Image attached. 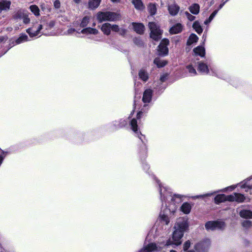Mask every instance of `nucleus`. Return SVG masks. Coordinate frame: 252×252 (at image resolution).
<instances>
[{
	"label": "nucleus",
	"mask_w": 252,
	"mask_h": 252,
	"mask_svg": "<svg viewBox=\"0 0 252 252\" xmlns=\"http://www.w3.org/2000/svg\"><path fill=\"white\" fill-rule=\"evenodd\" d=\"M188 227V219L187 218H179L174 225L172 240L169 239L165 241H159L157 244L151 243L146 245L148 252H167L166 250L169 246H173L174 248V246L181 245V239Z\"/></svg>",
	"instance_id": "obj_1"
},
{
	"label": "nucleus",
	"mask_w": 252,
	"mask_h": 252,
	"mask_svg": "<svg viewBox=\"0 0 252 252\" xmlns=\"http://www.w3.org/2000/svg\"><path fill=\"white\" fill-rule=\"evenodd\" d=\"M156 181L159 186L161 200L162 203L163 211L160 213L158 219L162 223L167 225L170 221L169 215L175 212L177 209L176 204L182 201L183 196L180 194L172 195L169 189L162 186L158 180L156 179Z\"/></svg>",
	"instance_id": "obj_2"
},
{
	"label": "nucleus",
	"mask_w": 252,
	"mask_h": 252,
	"mask_svg": "<svg viewBox=\"0 0 252 252\" xmlns=\"http://www.w3.org/2000/svg\"><path fill=\"white\" fill-rule=\"evenodd\" d=\"M37 19L32 20V26L27 30V32L31 37L39 35L40 33L45 35H52L49 31L55 25L53 20H47L45 17H36Z\"/></svg>",
	"instance_id": "obj_3"
},
{
	"label": "nucleus",
	"mask_w": 252,
	"mask_h": 252,
	"mask_svg": "<svg viewBox=\"0 0 252 252\" xmlns=\"http://www.w3.org/2000/svg\"><path fill=\"white\" fill-rule=\"evenodd\" d=\"M143 112L142 111H139L136 116V119H132L129 121L131 128L132 131L135 133L136 136L141 140L142 142L145 144V136L142 135L141 132L138 130L137 126V120H139L141 118Z\"/></svg>",
	"instance_id": "obj_4"
},
{
	"label": "nucleus",
	"mask_w": 252,
	"mask_h": 252,
	"mask_svg": "<svg viewBox=\"0 0 252 252\" xmlns=\"http://www.w3.org/2000/svg\"><path fill=\"white\" fill-rule=\"evenodd\" d=\"M149 27L151 31V37L155 40L160 39L162 34V31L160 29L159 26L155 22H150Z\"/></svg>",
	"instance_id": "obj_5"
},
{
	"label": "nucleus",
	"mask_w": 252,
	"mask_h": 252,
	"mask_svg": "<svg viewBox=\"0 0 252 252\" xmlns=\"http://www.w3.org/2000/svg\"><path fill=\"white\" fill-rule=\"evenodd\" d=\"M207 231L223 230L225 227V223L222 221H209L205 224Z\"/></svg>",
	"instance_id": "obj_6"
},
{
	"label": "nucleus",
	"mask_w": 252,
	"mask_h": 252,
	"mask_svg": "<svg viewBox=\"0 0 252 252\" xmlns=\"http://www.w3.org/2000/svg\"><path fill=\"white\" fill-rule=\"evenodd\" d=\"M210 246V240L206 239L197 243L195 246V249L198 252H207Z\"/></svg>",
	"instance_id": "obj_7"
},
{
	"label": "nucleus",
	"mask_w": 252,
	"mask_h": 252,
	"mask_svg": "<svg viewBox=\"0 0 252 252\" xmlns=\"http://www.w3.org/2000/svg\"><path fill=\"white\" fill-rule=\"evenodd\" d=\"M169 40L166 38H164L161 40L160 44L158 46V51L159 55L163 56L167 55L168 53L167 45L169 44Z\"/></svg>",
	"instance_id": "obj_8"
},
{
	"label": "nucleus",
	"mask_w": 252,
	"mask_h": 252,
	"mask_svg": "<svg viewBox=\"0 0 252 252\" xmlns=\"http://www.w3.org/2000/svg\"><path fill=\"white\" fill-rule=\"evenodd\" d=\"M245 199L244 195L239 193H234L232 194L228 195L229 201H236L238 203L242 202Z\"/></svg>",
	"instance_id": "obj_9"
},
{
	"label": "nucleus",
	"mask_w": 252,
	"mask_h": 252,
	"mask_svg": "<svg viewBox=\"0 0 252 252\" xmlns=\"http://www.w3.org/2000/svg\"><path fill=\"white\" fill-rule=\"evenodd\" d=\"M11 5V2L7 0H1L0 1V14L2 11H8Z\"/></svg>",
	"instance_id": "obj_10"
},
{
	"label": "nucleus",
	"mask_w": 252,
	"mask_h": 252,
	"mask_svg": "<svg viewBox=\"0 0 252 252\" xmlns=\"http://www.w3.org/2000/svg\"><path fill=\"white\" fill-rule=\"evenodd\" d=\"M130 1L134 5L135 8L137 10L142 11L145 8L142 0H130Z\"/></svg>",
	"instance_id": "obj_11"
},
{
	"label": "nucleus",
	"mask_w": 252,
	"mask_h": 252,
	"mask_svg": "<svg viewBox=\"0 0 252 252\" xmlns=\"http://www.w3.org/2000/svg\"><path fill=\"white\" fill-rule=\"evenodd\" d=\"M152 96V90L151 89H147L145 91L143 96V101L144 103H149L151 100Z\"/></svg>",
	"instance_id": "obj_12"
},
{
	"label": "nucleus",
	"mask_w": 252,
	"mask_h": 252,
	"mask_svg": "<svg viewBox=\"0 0 252 252\" xmlns=\"http://www.w3.org/2000/svg\"><path fill=\"white\" fill-rule=\"evenodd\" d=\"M198 70L201 73L207 74L209 72L208 66L204 63L199 62L198 63Z\"/></svg>",
	"instance_id": "obj_13"
},
{
	"label": "nucleus",
	"mask_w": 252,
	"mask_h": 252,
	"mask_svg": "<svg viewBox=\"0 0 252 252\" xmlns=\"http://www.w3.org/2000/svg\"><path fill=\"white\" fill-rule=\"evenodd\" d=\"M179 9V6L175 3L169 5L168 7L169 13L173 16L177 15L178 13Z\"/></svg>",
	"instance_id": "obj_14"
},
{
	"label": "nucleus",
	"mask_w": 252,
	"mask_h": 252,
	"mask_svg": "<svg viewBox=\"0 0 252 252\" xmlns=\"http://www.w3.org/2000/svg\"><path fill=\"white\" fill-rule=\"evenodd\" d=\"M132 26L134 31L140 34H143L144 31V26L141 23H132Z\"/></svg>",
	"instance_id": "obj_15"
},
{
	"label": "nucleus",
	"mask_w": 252,
	"mask_h": 252,
	"mask_svg": "<svg viewBox=\"0 0 252 252\" xmlns=\"http://www.w3.org/2000/svg\"><path fill=\"white\" fill-rule=\"evenodd\" d=\"M139 78L144 82H146L149 79V74L144 68H141L138 72Z\"/></svg>",
	"instance_id": "obj_16"
},
{
	"label": "nucleus",
	"mask_w": 252,
	"mask_h": 252,
	"mask_svg": "<svg viewBox=\"0 0 252 252\" xmlns=\"http://www.w3.org/2000/svg\"><path fill=\"white\" fill-rule=\"evenodd\" d=\"M252 179V177L249 178L240 183L241 188L242 189L248 188V189H252V183L251 182Z\"/></svg>",
	"instance_id": "obj_17"
},
{
	"label": "nucleus",
	"mask_w": 252,
	"mask_h": 252,
	"mask_svg": "<svg viewBox=\"0 0 252 252\" xmlns=\"http://www.w3.org/2000/svg\"><path fill=\"white\" fill-rule=\"evenodd\" d=\"M195 56H199L204 57L205 54V49L203 46H199L193 49Z\"/></svg>",
	"instance_id": "obj_18"
},
{
	"label": "nucleus",
	"mask_w": 252,
	"mask_h": 252,
	"mask_svg": "<svg viewBox=\"0 0 252 252\" xmlns=\"http://www.w3.org/2000/svg\"><path fill=\"white\" fill-rule=\"evenodd\" d=\"M214 201L216 204H219L225 201H228V195L223 194H218L215 197Z\"/></svg>",
	"instance_id": "obj_19"
},
{
	"label": "nucleus",
	"mask_w": 252,
	"mask_h": 252,
	"mask_svg": "<svg viewBox=\"0 0 252 252\" xmlns=\"http://www.w3.org/2000/svg\"><path fill=\"white\" fill-rule=\"evenodd\" d=\"M241 217L245 219H252V212L248 210H242L239 212Z\"/></svg>",
	"instance_id": "obj_20"
},
{
	"label": "nucleus",
	"mask_w": 252,
	"mask_h": 252,
	"mask_svg": "<svg viewBox=\"0 0 252 252\" xmlns=\"http://www.w3.org/2000/svg\"><path fill=\"white\" fill-rule=\"evenodd\" d=\"M182 26L181 24H177L170 29V32L172 34L179 33L182 31Z\"/></svg>",
	"instance_id": "obj_21"
},
{
	"label": "nucleus",
	"mask_w": 252,
	"mask_h": 252,
	"mask_svg": "<svg viewBox=\"0 0 252 252\" xmlns=\"http://www.w3.org/2000/svg\"><path fill=\"white\" fill-rule=\"evenodd\" d=\"M100 2L101 0H89L88 7L91 9H95L99 6Z\"/></svg>",
	"instance_id": "obj_22"
},
{
	"label": "nucleus",
	"mask_w": 252,
	"mask_h": 252,
	"mask_svg": "<svg viewBox=\"0 0 252 252\" xmlns=\"http://www.w3.org/2000/svg\"><path fill=\"white\" fill-rule=\"evenodd\" d=\"M101 29L104 34L109 35L111 32V25L107 23H104L102 25Z\"/></svg>",
	"instance_id": "obj_23"
},
{
	"label": "nucleus",
	"mask_w": 252,
	"mask_h": 252,
	"mask_svg": "<svg viewBox=\"0 0 252 252\" xmlns=\"http://www.w3.org/2000/svg\"><path fill=\"white\" fill-rule=\"evenodd\" d=\"M191 209V206L190 204L186 202L183 204L181 207V210L184 214H188L190 213Z\"/></svg>",
	"instance_id": "obj_24"
},
{
	"label": "nucleus",
	"mask_w": 252,
	"mask_h": 252,
	"mask_svg": "<svg viewBox=\"0 0 252 252\" xmlns=\"http://www.w3.org/2000/svg\"><path fill=\"white\" fill-rule=\"evenodd\" d=\"M81 33L83 34H96L98 33V31L95 29L91 28H87L83 29L81 31Z\"/></svg>",
	"instance_id": "obj_25"
},
{
	"label": "nucleus",
	"mask_w": 252,
	"mask_h": 252,
	"mask_svg": "<svg viewBox=\"0 0 252 252\" xmlns=\"http://www.w3.org/2000/svg\"><path fill=\"white\" fill-rule=\"evenodd\" d=\"M127 124V122L124 119H121L119 121H114L113 123V125L115 128H120L125 126Z\"/></svg>",
	"instance_id": "obj_26"
},
{
	"label": "nucleus",
	"mask_w": 252,
	"mask_h": 252,
	"mask_svg": "<svg viewBox=\"0 0 252 252\" xmlns=\"http://www.w3.org/2000/svg\"><path fill=\"white\" fill-rule=\"evenodd\" d=\"M154 63L157 65L158 67H162L165 66L167 62L165 60L160 59L159 58H157L154 60Z\"/></svg>",
	"instance_id": "obj_27"
},
{
	"label": "nucleus",
	"mask_w": 252,
	"mask_h": 252,
	"mask_svg": "<svg viewBox=\"0 0 252 252\" xmlns=\"http://www.w3.org/2000/svg\"><path fill=\"white\" fill-rule=\"evenodd\" d=\"M189 9L191 13L196 15L199 12L200 6L198 4L194 3L189 7Z\"/></svg>",
	"instance_id": "obj_28"
},
{
	"label": "nucleus",
	"mask_w": 252,
	"mask_h": 252,
	"mask_svg": "<svg viewBox=\"0 0 252 252\" xmlns=\"http://www.w3.org/2000/svg\"><path fill=\"white\" fill-rule=\"evenodd\" d=\"M148 10L150 13L151 15H154L156 14L157 8V5L154 3H150L148 5Z\"/></svg>",
	"instance_id": "obj_29"
},
{
	"label": "nucleus",
	"mask_w": 252,
	"mask_h": 252,
	"mask_svg": "<svg viewBox=\"0 0 252 252\" xmlns=\"http://www.w3.org/2000/svg\"><path fill=\"white\" fill-rule=\"evenodd\" d=\"M28 40L29 38L28 35L25 33H22L20 34L19 38L16 40V43L17 44H19Z\"/></svg>",
	"instance_id": "obj_30"
},
{
	"label": "nucleus",
	"mask_w": 252,
	"mask_h": 252,
	"mask_svg": "<svg viewBox=\"0 0 252 252\" xmlns=\"http://www.w3.org/2000/svg\"><path fill=\"white\" fill-rule=\"evenodd\" d=\"M74 27L75 28H70L67 31V33L68 34H71L72 33L74 32H76L77 33H80L79 31L80 30V29L79 28V23L78 21L75 22L74 24Z\"/></svg>",
	"instance_id": "obj_31"
},
{
	"label": "nucleus",
	"mask_w": 252,
	"mask_h": 252,
	"mask_svg": "<svg viewBox=\"0 0 252 252\" xmlns=\"http://www.w3.org/2000/svg\"><path fill=\"white\" fill-rule=\"evenodd\" d=\"M198 39V37L195 34H191L188 40L187 44L190 45L194 42H196Z\"/></svg>",
	"instance_id": "obj_32"
},
{
	"label": "nucleus",
	"mask_w": 252,
	"mask_h": 252,
	"mask_svg": "<svg viewBox=\"0 0 252 252\" xmlns=\"http://www.w3.org/2000/svg\"><path fill=\"white\" fill-rule=\"evenodd\" d=\"M193 28L195 31L198 33L200 34L202 32V29L200 23L198 22H195L193 24Z\"/></svg>",
	"instance_id": "obj_33"
},
{
	"label": "nucleus",
	"mask_w": 252,
	"mask_h": 252,
	"mask_svg": "<svg viewBox=\"0 0 252 252\" xmlns=\"http://www.w3.org/2000/svg\"><path fill=\"white\" fill-rule=\"evenodd\" d=\"M30 9L35 16L39 15V9L36 5H32L30 6Z\"/></svg>",
	"instance_id": "obj_34"
},
{
	"label": "nucleus",
	"mask_w": 252,
	"mask_h": 252,
	"mask_svg": "<svg viewBox=\"0 0 252 252\" xmlns=\"http://www.w3.org/2000/svg\"><path fill=\"white\" fill-rule=\"evenodd\" d=\"M89 20V17H84L81 22L80 23L79 22H78L79 26L81 28H83V27H86L88 24Z\"/></svg>",
	"instance_id": "obj_35"
},
{
	"label": "nucleus",
	"mask_w": 252,
	"mask_h": 252,
	"mask_svg": "<svg viewBox=\"0 0 252 252\" xmlns=\"http://www.w3.org/2000/svg\"><path fill=\"white\" fill-rule=\"evenodd\" d=\"M187 68L191 76H195L197 74V72L195 68L192 65H189L187 66Z\"/></svg>",
	"instance_id": "obj_36"
},
{
	"label": "nucleus",
	"mask_w": 252,
	"mask_h": 252,
	"mask_svg": "<svg viewBox=\"0 0 252 252\" xmlns=\"http://www.w3.org/2000/svg\"><path fill=\"white\" fill-rule=\"evenodd\" d=\"M252 221L250 220H246L242 222L243 226L246 228H248L252 226Z\"/></svg>",
	"instance_id": "obj_37"
},
{
	"label": "nucleus",
	"mask_w": 252,
	"mask_h": 252,
	"mask_svg": "<svg viewBox=\"0 0 252 252\" xmlns=\"http://www.w3.org/2000/svg\"><path fill=\"white\" fill-rule=\"evenodd\" d=\"M134 43L138 46H142L143 45V42L141 39L139 37H136L133 39Z\"/></svg>",
	"instance_id": "obj_38"
},
{
	"label": "nucleus",
	"mask_w": 252,
	"mask_h": 252,
	"mask_svg": "<svg viewBox=\"0 0 252 252\" xmlns=\"http://www.w3.org/2000/svg\"><path fill=\"white\" fill-rule=\"evenodd\" d=\"M190 246V242L189 240L187 241L183 245V250L186 252Z\"/></svg>",
	"instance_id": "obj_39"
},
{
	"label": "nucleus",
	"mask_w": 252,
	"mask_h": 252,
	"mask_svg": "<svg viewBox=\"0 0 252 252\" xmlns=\"http://www.w3.org/2000/svg\"><path fill=\"white\" fill-rule=\"evenodd\" d=\"M112 17H97L98 20L100 22H101L102 20H113V18H112Z\"/></svg>",
	"instance_id": "obj_40"
},
{
	"label": "nucleus",
	"mask_w": 252,
	"mask_h": 252,
	"mask_svg": "<svg viewBox=\"0 0 252 252\" xmlns=\"http://www.w3.org/2000/svg\"><path fill=\"white\" fill-rule=\"evenodd\" d=\"M53 3L54 6L55 8H59L61 6V2L59 0H55Z\"/></svg>",
	"instance_id": "obj_41"
},
{
	"label": "nucleus",
	"mask_w": 252,
	"mask_h": 252,
	"mask_svg": "<svg viewBox=\"0 0 252 252\" xmlns=\"http://www.w3.org/2000/svg\"><path fill=\"white\" fill-rule=\"evenodd\" d=\"M20 19H22L23 22L25 24H28L30 22V19L28 17H18Z\"/></svg>",
	"instance_id": "obj_42"
},
{
	"label": "nucleus",
	"mask_w": 252,
	"mask_h": 252,
	"mask_svg": "<svg viewBox=\"0 0 252 252\" xmlns=\"http://www.w3.org/2000/svg\"><path fill=\"white\" fill-rule=\"evenodd\" d=\"M111 30L115 32H119L120 28L119 26L116 25H111Z\"/></svg>",
	"instance_id": "obj_43"
},
{
	"label": "nucleus",
	"mask_w": 252,
	"mask_h": 252,
	"mask_svg": "<svg viewBox=\"0 0 252 252\" xmlns=\"http://www.w3.org/2000/svg\"><path fill=\"white\" fill-rule=\"evenodd\" d=\"M211 71L212 72V75L219 76L218 71L216 69L211 68Z\"/></svg>",
	"instance_id": "obj_44"
},
{
	"label": "nucleus",
	"mask_w": 252,
	"mask_h": 252,
	"mask_svg": "<svg viewBox=\"0 0 252 252\" xmlns=\"http://www.w3.org/2000/svg\"><path fill=\"white\" fill-rule=\"evenodd\" d=\"M166 78H167V75L163 74L160 76V81L161 82H163L166 80Z\"/></svg>",
	"instance_id": "obj_45"
},
{
	"label": "nucleus",
	"mask_w": 252,
	"mask_h": 252,
	"mask_svg": "<svg viewBox=\"0 0 252 252\" xmlns=\"http://www.w3.org/2000/svg\"><path fill=\"white\" fill-rule=\"evenodd\" d=\"M212 194H213V193H207V194H204V195H201L196 196L194 197V198H200V197H204V196H211V195H212Z\"/></svg>",
	"instance_id": "obj_46"
},
{
	"label": "nucleus",
	"mask_w": 252,
	"mask_h": 252,
	"mask_svg": "<svg viewBox=\"0 0 252 252\" xmlns=\"http://www.w3.org/2000/svg\"><path fill=\"white\" fill-rule=\"evenodd\" d=\"M126 30L124 29H120L119 32L122 35H124L126 33Z\"/></svg>",
	"instance_id": "obj_47"
},
{
	"label": "nucleus",
	"mask_w": 252,
	"mask_h": 252,
	"mask_svg": "<svg viewBox=\"0 0 252 252\" xmlns=\"http://www.w3.org/2000/svg\"><path fill=\"white\" fill-rule=\"evenodd\" d=\"M213 17H209V18H208V19H207V20L205 21H204V24L207 25L208 24V23H209L210 22H211V21L213 19Z\"/></svg>",
	"instance_id": "obj_48"
},
{
	"label": "nucleus",
	"mask_w": 252,
	"mask_h": 252,
	"mask_svg": "<svg viewBox=\"0 0 252 252\" xmlns=\"http://www.w3.org/2000/svg\"><path fill=\"white\" fill-rule=\"evenodd\" d=\"M40 6L43 11L45 10V4L44 3H41L40 5Z\"/></svg>",
	"instance_id": "obj_49"
},
{
	"label": "nucleus",
	"mask_w": 252,
	"mask_h": 252,
	"mask_svg": "<svg viewBox=\"0 0 252 252\" xmlns=\"http://www.w3.org/2000/svg\"><path fill=\"white\" fill-rule=\"evenodd\" d=\"M217 11L216 10L214 11L210 16H215L217 14Z\"/></svg>",
	"instance_id": "obj_50"
},
{
	"label": "nucleus",
	"mask_w": 252,
	"mask_h": 252,
	"mask_svg": "<svg viewBox=\"0 0 252 252\" xmlns=\"http://www.w3.org/2000/svg\"><path fill=\"white\" fill-rule=\"evenodd\" d=\"M189 17V19L190 21H193V20H194V17H195L191 16V17Z\"/></svg>",
	"instance_id": "obj_51"
},
{
	"label": "nucleus",
	"mask_w": 252,
	"mask_h": 252,
	"mask_svg": "<svg viewBox=\"0 0 252 252\" xmlns=\"http://www.w3.org/2000/svg\"><path fill=\"white\" fill-rule=\"evenodd\" d=\"M75 3H79L81 2V0H73Z\"/></svg>",
	"instance_id": "obj_52"
},
{
	"label": "nucleus",
	"mask_w": 252,
	"mask_h": 252,
	"mask_svg": "<svg viewBox=\"0 0 252 252\" xmlns=\"http://www.w3.org/2000/svg\"><path fill=\"white\" fill-rule=\"evenodd\" d=\"M102 16H114L113 15H111L109 13H107V14H105L104 15H103Z\"/></svg>",
	"instance_id": "obj_53"
},
{
	"label": "nucleus",
	"mask_w": 252,
	"mask_h": 252,
	"mask_svg": "<svg viewBox=\"0 0 252 252\" xmlns=\"http://www.w3.org/2000/svg\"><path fill=\"white\" fill-rule=\"evenodd\" d=\"M112 2H119L120 1V0H111Z\"/></svg>",
	"instance_id": "obj_54"
},
{
	"label": "nucleus",
	"mask_w": 252,
	"mask_h": 252,
	"mask_svg": "<svg viewBox=\"0 0 252 252\" xmlns=\"http://www.w3.org/2000/svg\"><path fill=\"white\" fill-rule=\"evenodd\" d=\"M235 186H232V187H230V188H231V190L234 189H235Z\"/></svg>",
	"instance_id": "obj_55"
},
{
	"label": "nucleus",
	"mask_w": 252,
	"mask_h": 252,
	"mask_svg": "<svg viewBox=\"0 0 252 252\" xmlns=\"http://www.w3.org/2000/svg\"><path fill=\"white\" fill-rule=\"evenodd\" d=\"M170 252H177L174 250H170Z\"/></svg>",
	"instance_id": "obj_56"
},
{
	"label": "nucleus",
	"mask_w": 252,
	"mask_h": 252,
	"mask_svg": "<svg viewBox=\"0 0 252 252\" xmlns=\"http://www.w3.org/2000/svg\"><path fill=\"white\" fill-rule=\"evenodd\" d=\"M186 252H195L194 251H193V250H191V251H187Z\"/></svg>",
	"instance_id": "obj_57"
},
{
	"label": "nucleus",
	"mask_w": 252,
	"mask_h": 252,
	"mask_svg": "<svg viewBox=\"0 0 252 252\" xmlns=\"http://www.w3.org/2000/svg\"><path fill=\"white\" fill-rule=\"evenodd\" d=\"M187 13V14H188V16H191V15H190V14H189V13Z\"/></svg>",
	"instance_id": "obj_58"
},
{
	"label": "nucleus",
	"mask_w": 252,
	"mask_h": 252,
	"mask_svg": "<svg viewBox=\"0 0 252 252\" xmlns=\"http://www.w3.org/2000/svg\"><path fill=\"white\" fill-rule=\"evenodd\" d=\"M133 113V111L130 113V115H131Z\"/></svg>",
	"instance_id": "obj_59"
}]
</instances>
